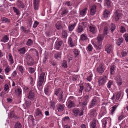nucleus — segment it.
Masks as SVG:
<instances>
[{
  "label": "nucleus",
  "mask_w": 128,
  "mask_h": 128,
  "mask_svg": "<svg viewBox=\"0 0 128 128\" xmlns=\"http://www.w3.org/2000/svg\"><path fill=\"white\" fill-rule=\"evenodd\" d=\"M45 75L44 72H42L39 74V78L38 82V85L37 86L38 88L39 91L40 92L42 90V85L44 81V77Z\"/></svg>",
  "instance_id": "f257e3e1"
},
{
  "label": "nucleus",
  "mask_w": 128,
  "mask_h": 128,
  "mask_svg": "<svg viewBox=\"0 0 128 128\" xmlns=\"http://www.w3.org/2000/svg\"><path fill=\"white\" fill-rule=\"evenodd\" d=\"M63 91L60 88H57L54 91V94L58 96L59 102H62L64 100L63 96Z\"/></svg>",
  "instance_id": "f03ea898"
},
{
  "label": "nucleus",
  "mask_w": 128,
  "mask_h": 128,
  "mask_svg": "<svg viewBox=\"0 0 128 128\" xmlns=\"http://www.w3.org/2000/svg\"><path fill=\"white\" fill-rule=\"evenodd\" d=\"M89 98V96L86 95L84 96L83 99H82V102H79V105L80 106H81L82 107H84L86 106L88 102V99Z\"/></svg>",
  "instance_id": "7ed1b4c3"
},
{
  "label": "nucleus",
  "mask_w": 128,
  "mask_h": 128,
  "mask_svg": "<svg viewBox=\"0 0 128 128\" xmlns=\"http://www.w3.org/2000/svg\"><path fill=\"white\" fill-rule=\"evenodd\" d=\"M107 80V76L104 75L100 77L98 79V85L101 86L104 84L106 82Z\"/></svg>",
  "instance_id": "20e7f679"
},
{
  "label": "nucleus",
  "mask_w": 128,
  "mask_h": 128,
  "mask_svg": "<svg viewBox=\"0 0 128 128\" xmlns=\"http://www.w3.org/2000/svg\"><path fill=\"white\" fill-rule=\"evenodd\" d=\"M121 92H117L116 95H114L111 98L113 102H116L118 101L121 95Z\"/></svg>",
  "instance_id": "39448f33"
},
{
  "label": "nucleus",
  "mask_w": 128,
  "mask_h": 128,
  "mask_svg": "<svg viewBox=\"0 0 128 128\" xmlns=\"http://www.w3.org/2000/svg\"><path fill=\"white\" fill-rule=\"evenodd\" d=\"M98 98L97 97H94L93 99L92 100L90 103L89 107L90 108H92V107L94 106L97 104V100Z\"/></svg>",
  "instance_id": "423d86ee"
},
{
  "label": "nucleus",
  "mask_w": 128,
  "mask_h": 128,
  "mask_svg": "<svg viewBox=\"0 0 128 128\" xmlns=\"http://www.w3.org/2000/svg\"><path fill=\"white\" fill-rule=\"evenodd\" d=\"M105 70L102 64H100L97 68L96 71L97 72L100 74H102Z\"/></svg>",
  "instance_id": "0eeeda50"
},
{
  "label": "nucleus",
  "mask_w": 128,
  "mask_h": 128,
  "mask_svg": "<svg viewBox=\"0 0 128 128\" xmlns=\"http://www.w3.org/2000/svg\"><path fill=\"white\" fill-rule=\"evenodd\" d=\"M72 112L74 114L75 116H77L78 115L79 116H81L83 114V112H80V110L78 108H75L72 110Z\"/></svg>",
  "instance_id": "6e6552de"
},
{
  "label": "nucleus",
  "mask_w": 128,
  "mask_h": 128,
  "mask_svg": "<svg viewBox=\"0 0 128 128\" xmlns=\"http://www.w3.org/2000/svg\"><path fill=\"white\" fill-rule=\"evenodd\" d=\"M116 83L119 86H121L122 84V79L120 75H118L115 78Z\"/></svg>",
  "instance_id": "1a4fd4ad"
},
{
  "label": "nucleus",
  "mask_w": 128,
  "mask_h": 128,
  "mask_svg": "<svg viewBox=\"0 0 128 128\" xmlns=\"http://www.w3.org/2000/svg\"><path fill=\"white\" fill-rule=\"evenodd\" d=\"M121 14L119 10H117L114 13V18L116 21H118L120 19Z\"/></svg>",
  "instance_id": "9d476101"
},
{
  "label": "nucleus",
  "mask_w": 128,
  "mask_h": 128,
  "mask_svg": "<svg viewBox=\"0 0 128 128\" xmlns=\"http://www.w3.org/2000/svg\"><path fill=\"white\" fill-rule=\"evenodd\" d=\"M105 48V51L107 53L110 54L112 49L113 46L112 44H108L106 46Z\"/></svg>",
  "instance_id": "9b49d317"
},
{
  "label": "nucleus",
  "mask_w": 128,
  "mask_h": 128,
  "mask_svg": "<svg viewBox=\"0 0 128 128\" xmlns=\"http://www.w3.org/2000/svg\"><path fill=\"white\" fill-rule=\"evenodd\" d=\"M98 108H94L90 110V114L91 116L95 117L97 115Z\"/></svg>",
  "instance_id": "f8f14e48"
},
{
  "label": "nucleus",
  "mask_w": 128,
  "mask_h": 128,
  "mask_svg": "<svg viewBox=\"0 0 128 128\" xmlns=\"http://www.w3.org/2000/svg\"><path fill=\"white\" fill-rule=\"evenodd\" d=\"M104 38V36L103 35L101 34H99L98 35L97 38V40L98 43L99 44L100 46L102 44V40Z\"/></svg>",
  "instance_id": "ddd939ff"
},
{
  "label": "nucleus",
  "mask_w": 128,
  "mask_h": 128,
  "mask_svg": "<svg viewBox=\"0 0 128 128\" xmlns=\"http://www.w3.org/2000/svg\"><path fill=\"white\" fill-rule=\"evenodd\" d=\"M62 44V41L58 40L56 41L55 43V48L56 50H59Z\"/></svg>",
  "instance_id": "4468645a"
},
{
  "label": "nucleus",
  "mask_w": 128,
  "mask_h": 128,
  "mask_svg": "<svg viewBox=\"0 0 128 128\" xmlns=\"http://www.w3.org/2000/svg\"><path fill=\"white\" fill-rule=\"evenodd\" d=\"M67 106L69 108H71L75 106V105L74 102L71 100H69L68 102Z\"/></svg>",
  "instance_id": "2eb2a0df"
},
{
  "label": "nucleus",
  "mask_w": 128,
  "mask_h": 128,
  "mask_svg": "<svg viewBox=\"0 0 128 128\" xmlns=\"http://www.w3.org/2000/svg\"><path fill=\"white\" fill-rule=\"evenodd\" d=\"M89 28L90 31L93 34H94L96 32L97 30L95 26L93 25L91 26H89Z\"/></svg>",
  "instance_id": "dca6fc26"
},
{
  "label": "nucleus",
  "mask_w": 128,
  "mask_h": 128,
  "mask_svg": "<svg viewBox=\"0 0 128 128\" xmlns=\"http://www.w3.org/2000/svg\"><path fill=\"white\" fill-rule=\"evenodd\" d=\"M35 97V96L34 92L32 91H30L28 96V98L31 100H34Z\"/></svg>",
  "instance_id": "f3484780"
},
{
  "label": "nucleus",
  "mask_w": 128,
  "mask_h": 128,
  "mask_svg": "<svg viewBox=\"0 0 128 128\" xmlns=\"http://www.w3.org/2000/svg\"><path fill=\"white\" fill-rule=\"evenodd\" d=\"M96 6L95 5H93L90 7V14L91 15H94L96 11Z\"/></svg>",
  "instance_id": "a211bd4d"
},
{
  "label": "nucleus",
  "mask_w": 128,
  "mask_h": 128,
  "mask_svg": "<svg viewBox=\"0 0 128 128\" xmlns=\"http://www.w3.org/2000/svg\"><path fill=\"white\" fill-rule=\"evenodd\" d=\"M27 57L29 59V60L27 62V65L29 66H32L33 65V60L32 58L29 55L27 56Z\"/></svg>",
  "instance_id": "6ab92c4d"
},
{
  "label": "nucleus",
  "mask_w": 128,
  "mask_h": 128,
  "mask_svg": "<svg viewBox=\"0 0 128 128\" xmlns=\"http://www.w3.org/2000/svg\"><path fill=\"white\" fill-rule=\"evenodd\" d=\"M106 113V111L105 106H102L101 108V111L100 113L101 116H104Z\"/></svg>",
  "instance_id": "aec40b11"
},
{
  "label": "nucleus",
  "mask_w": 128,
  "mask_h": 128,
  "mask_svg": "<svg viewBox=\"0 0 128 128\" xmlns=\"http://www.w3.org/2000/svg\"><path fill=\"white\" fill-rule=\"evenodd\" d=\"M36 116L39 117L40 118H42L43 116L41 110L39 108L36 110Z\"/></svg>",
  "instance_id": "412c9836"
},
{
  "label": "nucleus",
  "mask_w": 128,
  "mask_h": 128,
  "mask_svg": "<svg viewBox=\"0 0 128 128\" xmlns=\"http://www.w3.org/2000/svg\"><path fill=\"white\" fill-rule=\"evenodd\" d=\"M84 30L83 27L80 25H78L76 31L78 33H81Z\"/></svg>",
  "instance_id": "4be33fe9"
},
{
  "label": "nucleus",
  "mask_w": 128,
  "mask_h": 128,
  "mask_svg": "<svg viewBox=\"0 0 128 128\" xmlns=\"http://www.w3.org/2000/svg\"><path fill=\"white\" fill-rule=\"evenodd\" d=\"M64 105L59 104L57 106V109L58 112H61L63 111L64 108Z\"/></svg>",
  "instance_id": "5701e85b"
},
{
  "label": "nucleus",
  "mask_w": 128,
  "mask_h": 128,
  "mask_svg": "<svg viewBox=\"0 0 128 128\" xmlns=\"http://www.w3.org/2000/svg\"><path fill=\"white\" fill-rule=\"evenodd\" d=\"M1 20L2 22L6 24L9 23L10 21V19L5 17H3L1 18Z\"/></svg>",
  "instance_id": "b1692460"
},
{
  "label": "nucleus",
  "mask_w": 128,
  "mask_h": 128,
  "mask_svg": "<svg viewBox=\"0 0 128 128\" xmlns=\"http://www.w3.org/2000/svg\"><path fill=\"white\" fill-rule=\"evenodd\" d=\"M15 94H16L18 96L22 94V90L21 88H17L15 90Z\"/></svg>",
  "instance_id": "393cba45"
},
{
  "label": "nucleus",
  "mask_w": 128,
  "mask_h": 128,
  "mask_svg": "<svg viewBox=\"0 0 128 128\" xmlns=\"http://www.w3.org/2000/svg\"><path fill=\"white\" fill-rule=\"evenodd\" d=\"M16 4L17 6L20 8H23L24 6L22 2L18 0Z\"/></svg>",
  "instance_id": "a878e982"
},
{
  "label": "nucleus",
  "mask_w": 128,
  "mask_h": 128,
  "mask_svg": "<svg viewBox=\"0 0 128 128\" xmlns=\"http://www.w3.org/2000/svg\"><path fill=\"white\" fill-rule=\"evenodd\" d=\"M18 51L20 54H24L26 52V49L25 47H23L18 49Z\"/></svg>",
  "instance_id": "bb28decb"
},
{
  "label": "nucleus",
  "mask_w": 128,
  "mask_h": 128,
  "mask_svg": "<svg viewBox=\"0 0 128 128\" xmlns=\"http://www.w3.org/2000/svg\"><path fill=\"white\" fill-rule=\"evenodd\" d=\"M56 27L58 30H60L62 27V25L60 21H58L56 24Z\"/></svg>",
  "instance_id": "cd10ccee"
},
{
  "label": "nucleus",
  "mask_w": 128,
  "mask_h": 128,
  "mask_svg": "<svg viewBox=\"0 0 128 128\" xmlns=\"http://www.w3.org/2000/svg\"><path fill=\"white\" fill-rule=\"evenodd\" d=\"M51 89V86H48L44 90V92L46 94L48 95V92Z\"/></svg>",
  "instance_id": "c85d7f7f"
},
{
  "label": "nucleus",
  "mask_w": 128,
  "mask_h": 128,
  "mask_svg": "<svg viewBox=\"0 0 128 128\" xmlns=\"http://www.w3.org/2000/svg\"><path fill=\"white\" fill-rule=\"evenodd\" d=\"M110 12L108 10L106 9H105L104 11V12L103 16V17L105 18H107L108 17V16Z\"/></svg>",
  "instance_id": "c756f323"
},
{
  "label": "nucleus",
  "mask_w": 128,
  "mask_h": 128,
  "mask_svg": "<svg viewBox=\"0 0 128 128\" xmlns=\"http://www.w3.org/2000/svg\"><path fill=\"white\" fill-rule=\"evenodd\" d=\"M76 23L74 22L73 24L71 25L68 26V30L69 31H72L74 30V27L76 26Z\"/></svg>",
  "instance_id": "7c9ffc66"
},
{
  "label": "nucleus",
  "mask_w": 128,
  "mask_h": 128,
  "mask_svg": "<svg viewBox=\"0 0 128 128\" xmlns=\"http://www.w3.org/2000/svg\"><path fill=\"white\" fill-rule=\"evenodd\" d=\"M80 39L82 40H86L88 38L86 34H82L80 36Z\"/></svg>",
  "instance_id": "2f4dec72"
},
{
  "label": "nucleus",
  "mask_w": 128,
  "mask_h": 128,
  "mask_svg": "<svg viewBox=\"0 0 128 128\" xmlns=\"http://www.w3.org/2000/svg\"><path fill=\"white\" fill-rule=\"evenodd\" d=\"M123 39L122 38H119L116 41V43L118 46H120L121 43L123 42Z\"/></svg>",
  "instance_id": "473e14b6"
},
{
  "label": "nucleus",
  "mask_w": 128,
  "mask_h": 128,
  "mask_svg": "<svg viewBox=\"0 0 128 128\" xmlns=\"http://www.w3.org/2000/svg\"><path fill=\"white\" fill-rule=\"evenodd\" d=\"M110 73L111 74H113L114 73V70H115L114 66L113 65H111L110 66Z\"/></svg>",
  "instance_id": "72a5a7b5"
},
{
  "label": "nucleus",
  "mask_w": 128,
  "mask_h": 128,
  "mask_svg": "<svg viewBox=\"0 0 128 128\" xmlns=\"http://www.w3.org/2000/svg\"><path fill=\"white\" fill-rule=\"evenodd\" d=\"M96 121L95 120H93L92 122H91L90 124V127L92 128H93L96 127Z\"/></svg>",
  "instance_id": "f704fd0d"
},
{
  "label": "nucleus",
  "mask_w": 128,
  "mask_h": 128,
  "mask_svg": "<svg viewBox=\"0 0 128 128\" xmlns=\"http://www.w3.org/2000/svg\"><path fill=\"white\" fill-rule=\"evenodd\" d=\"M9 60L10 62V64H12L14 62L12 57L11 54L10 53L8 54Z\"/></svg>",
  "instance_id": "c9c22d12"
},
{
  "label": "nucleus",
  "mask_w": 128,
  "mask_h": 128,
  "mask_svg": "<svg viewBox=\"0 0 128 128\" xmlns=\"http://www.w3.org/2000/svg\"><path fill=\"white\" fill-rule=\"evenodd\" d=\"M68 42L71 47L73 46L74 45L72 42V39L71 37H69L68 38Z\"/></svg>",
  "instance_id": "e433bc0d"
},
{
  "label": "nucleus",
  "mask_w": 128,
  "mask_h": 128,
  "mask_svg": "<svg viewBox=\"0 0 128 128\" xmlns=\"http://www.w3.org/2000/svg\"><path fill=\"white\" fill-rule=\"evenodd\" d=\"M30 51H32V52L36 54V56H38V51H36V50L34 48H32L30 50Z\"/></svg>",
  "instance_id": "4c0bfd02"
},
{
  "label": "nucleus",
  "mask_w": 128,
  "mask_h": 128,
  "mask_svg": "<svg viewBox=\"0 0 128 128\" xmlns=\"http://www.w3.org/2000/svg\"><path fill=\"white\" fill-rule=\"evenodd\" d=\"M9 39L7 35H5L3 37L2 41L3 42H8V40Z\"/></svg>",
  "instance_id": "58836bf2"
},
{
  "label": "nucleus",
  "mask_w": 128,
  "mask_h": 128,
  "mask_svg": "<svg viewBox=\"0 0 128 128\" xmlns=\"http://www.w3.org/2000/svg\"><path fill=\"white\" fill-rule=\"evenodd\" d=\"M87 10V8H85L81 10L80 12V14L82 16L86 14V11Z\"/></svg>",
  "instance_id": "ea45409f"
},
{
  "label": "nucleus",
  "mask_w": 128,
  "mask_h": 128,
  "mask_svg": "<svg viewBox=\"0 0 128 128\" xmlns=\"http://www.w3.org/2000/svg\"><path fill=\"white\" fill-rule=\"evenodd\" d=\"M22 125L21 124L18 122H17L14 126V128H21Z\"/></svg>",
  "instance_id": "a19ab883"
},
{
  "label": "nucleus",
  "mask_w": 128,
  "mask_h": 128,
  "mask_svg": "<svg viewBox=\"0 0 128 128\" xmlns=\"http://www.w3.org/2000/svg\"><path fill=\"white\" fill-rule=\"evenodd\" d=\"M33 41L31 39H29L27 41L26 44L28 46H31L32 45L33 43Z\"/></svg>",
  "instance_id": "79ce46f5"
},
{
  "label": "nucleus",
  "mask_w": 128,
  "mask_h": 128,
  "mask_svg": "<svg viewBox=\"0 0 128 128\" xmlns=\"http://www.w3.org/2000/svg\"><path fill=\"white\" fill-rule=\"evenodd\" d=\"M21 29L24 32L26 33L27 34L30 32L29 29L28 30H26V28L23 26L21 27Z\"/></svg>",
  "instance_id": "37998d69"
},
{
  "label": "nucleus",
  "mask_w": 128,
  "mask_h": 128,
  "mask_svg": "<svg viewBox=\"0 0 128 128\" xmlns=\"http://www.w3.org/2000/svg\"><path fill=\"white\" fill-rule=\"evenodd\" d=\"M13 10L14 11V12H15L16 14L17 15H18L20 14V12L19 10H18V9L16 8L15 7H13Z\"/></svg>",
  "instance_id": "c03bdc74"
},
{
  "label": "nucleus",
  "mask_w": 128,
  "mask_h": 128,
  "mask_svg": "<svg viewBox=\"0 0 128 128\" xmlns=\"http://www.w3.org/2000/svg\"><path fill=\"white\" fill-rule=\"evenodd\" d=\"M116 26L114 24L112 23L111 24V31L112 32L114 31L116 29Z\"/></svg>",
  "instance_id": "a18cd8bd"
},
{
  "label": "nucleus",
  "mask_w": 128,
  "mask_h": 128,
  "mask_svg": "<svg viewBox=\"0 0 128 128\" xmlns=\"http://www.w3.org/2000/svg\"><path fill=\"white\" fill-rule=\"evenodd\" d=\"M34 6V9L36 10H38L39 6V3H33Z\"/></svg>",
  "instance_id": "49530a36"
},
{
  "label": "nucleus",
  "mask_w": 128,
  "mask_h": 128,
  "mask_svg": "<svg viewBox=\"0 0 128 128\" xmlns=\"http://www.w3.org/2000/svg\"><path fill=\"white\" fill-rule=\"evenodd\" d=\"M11 70V68L9 66H8L5 69V71L6 73H8V74H8L9 72Z\"/></svg>",
  "instance_id": "de8ad7c7"
},
{
  "label": "nucleus",
  "mask_w": 128,
  "mask_h": 128,
  "mask_svg": "<svg viewBox=\"0 0 128 128\" xmlns=\"http://www.w3.org/2000/svg\"><path fill=\"white\" fill-rule=\"evenodd\" d=\"M61 56V53L58 52L56 54L54 55V57L58 59L59 58H60Z\"/></svg>",
  "instance_id": "09e8293b"
},
{
  "label": "nucleus",
  "mask_w": 128,
  "mask_h": 128,
  "mask_svg": "<svg viewBox=\"0 0 128 128\" xmlns=\"http://www.w3.org/2000/svg\"><path fill=\"white\" fill-rule=\"evenodd\" d=\"M108 33V28L106 27L104 29V34L103 36H106Z\"/></svg>",
  "instance_id": "8fccbe9b"
},
{
  "label": "nucleus",
  "mask_w": 128,
  "mask_h": 128,
  "mask_svg": "<svg viewBox=\"0 0 128 128\" xmlns=\"http://www.w3.org/2000/svg\"><path fill=\"white\" fill-rule=\"evenodd\" d=\"M66 32L64 30L62 32V37L64 38H66L67 37Z\"/></svg>",
  "instance_id": "3c124183"
},
{
  "label": "nucleus",
  "mask_w": 128,
  "mask_h": 128,
  "mask_svg": "<svg viewBox=\"0 0 128 128\" xmlns=\"http://www.w3.org/2000/svg\"><path fill=\"white\" fill-rule=\"evenodd\" d=\"M18 70L21 72L22 74H23L24 72V69L22 66H19L18 67Z\"/></svg>",
  "instance_id": "603ef678"
},
{
  "label": "nucleus",
  "mask_w": 128,
  "mask_h": 128,
  "mask_svg": "<svg viewBox=\"0 0 128 128\" xmlns=\"http://www.w3.org/2000/svg\"><path fill=\"white\" fill-rule=\"evenodd\" d=\"M117 106L116 105H114V106L112 108V109L111 110V113L112 114V115L114 111L116 109Z\"/></svg>",
  "instance_id": "864d4df0"
},
{
  "label": "nucleus",
  "mask_w": 128,
  "mask_h": 128,
  "mask_svg": "<svg viewBox=\"0 0 128 128\" xmlns=\"http://www.w3.org/2000/svg\"><path fill=\"white\" fill-rule=\"evenodd\" d=\"M110 0H106L105 1V6H110Z\"/></svg>",
  "instance_id": "5fc2aeb1"
},
{
  "label": "nucleus",
  "mask_w": 128,
  "mask_h": 128,
  "mask_svg": "<svg viewBox=\"0 0 128 128\" xmlns=\"http://www.w3.org/2000/svg\"><path fill=\"white\" fill-rule=\"evenodd\" d=\"M126 31V30L124 27L123 26H122L121 27L120 30V32L122 33H123L124 32Z\"/></svg>",
  "instance_id": "6e6d98bb"
},
{
  "label": "nucleus",
  "mask_w": 128,
  "mask_h": 128,
  "mask_svg": "<svg viewBox=\"0 0 128 128\" xmlns=\"http://www.w3.org/2000/svg\"><path fill=\"white\" fill-rule=\"evenodd\" d=\"M91 89V86L89 84H88L86 86V92H88Z\"/></svg>",
  "instance_id": "4d7b16f0"
},
{
  "label": "nucleus",
  "mask_w": 128,
  "mask_h": 128,
  "mask_svg": "<svg viewBox=\"0 0 128 128\" xmlns=\"http://www.w3.org/2000/svg\"><path fill=\"white\" fill-rule=\"evenodd\" d=\"M113 83L112 81L111 80H110L107 83V86L109 88H110L111 86Z\"/></svg>",
  "instance_id": "13d9d810"
},
{
  "label": "nucleus",
  "mask_w": 128,
  "mask_h": 128,
  "mask_svg": "<svg viewBox=\"0 0 128 128\" xmlns=\"http://www.w3.org/2000/svg\"><path fill=\"white\" fill-rule=\"evenodd\" d=\"M88 50L89 51H92L93 48L92 45L91 44H89L87 47Z\"/></svg>",
  "instance_id": "bf43d9fd"
},
{
  "label": "nucleus",
  "mask_w": 128,
  "mask_h": 128,
  "mask_svg": "<svg viewBox=\"0 0 128 128\" xmlns=\"http://www.w3.org/2000/svg\"><path fill=\"white\" fill-rule=\"evenodd\" d=\"M74 52L75 57L77 56L79 54V52L77 49H75L74 51Z\"/></svg>",
  "instance_id": "052dcab7"
},
{
  "label": "nucleus",
  "mask_w": 128,
  "mask_h": 128,
  "mask_svg": "<svg viewBox=\"0 0 128 128\" xmlns=\"http://www.w3.org/2000/svg\"><path fill=\"white\" fill-rule=\"evenodd\" d=\"M84 86L82 85H80V89L79 91L80 93H81L82 92V91L84 88Z\"/></svg>",
  "instance_id": "680f3d73"
},
{
  "label": "nucleus",
  "mask_w": 128,
  "mask_h": 128,
  "mask_svg": "<svg viewBox=\"0 0 128 128\" xmlns=\"http://www.w3.org/2000/svg\"><path fill=\"white\" fill-rule=\"evenodd\" d=\"M102 126L104 128H105L106 127V124H107V121L105 120H102Z\"/></svg>",
  "instance_id": "e2e57ef3"
},
{
  "label": "nucleus",
  "mask_w": 128,
  "mask_h": 128,
  "mask_svg": "<svg viewBox=\"0 0 128 128\" xmlns=\"http://www.w3.org/2000/svg\"><path fill=\"white\" fill-rule=\"evenodd\" d=\"M68 11L66 9H65L63 10L61 13V15L62 16L68 13Z\"/></svg>",
  "instance_id": "0e129e2a"
},
{
  "label": "nucleus",
  "mask_w": 128,
  "mask_h": 128,
  "mask_svg": "<svg viewBox=\"0 0 128 128\" xmlns=\"http://www.w3.org/2000/svg\"><path fill=\"white\" fill-rule=\"evenodd\" d=\"M29 71L30 72V73L32 74L35 71L34 69L31 67H30L29 69Z\"/></svg>",
  "instance_id": "69168bd1"
},
{
  "label": "nucleus",
  "mask_w": 128,
  "mask_h": 128,
  "mask_svg": "<svg viewBox=\"0 0 128 128\" xmlns=\"http://www.w3.org/2000/svg\"><path fill=\"white\" fill-rule=\"evenodd\" d=\"M39 24V22L36 21L34 22V23L33 26V27L34 28H36Z\"/></svg>",
  "instance_id": "338daca9"
},
{
  "label": "nucleus",
  "mask_w": 128,
  "mask_h": 128,
  "mask_svg": "<svg viewBox=\"0 0 128 128\" xmlns=\"http://www.w3.org/2000/svg\"><path fill=\"white\" fill-rule=\"evenodd\" d=\"M124 36L126 42H128V34H125L124 35Z\"/></svg>",
  "instance_id": "774afa93"
}]
</instances>
